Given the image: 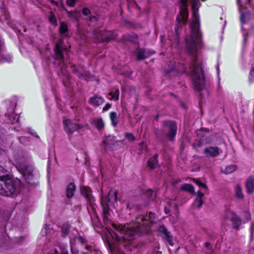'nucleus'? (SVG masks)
<instances>
[{
    "label": "nucleus",
    "instance_id": "obj_1",
    "mask_svg": "<svg viewBox=\"0 0 254 254\" xmlns=\"http://www.w3.org/2000/svg\"><path fill=\"white\" fill-rule=\"evenodd\" d=\"M190 38L186 39L187 50L191 58L189 68L193 79H205L201 63L197 57V49L200 46L201 35L199 24L196 19L190 24Z\"/></svg>",
    "mask_w": 254,
    "mask_h": 254
},
{
    "label": "nucleus",
    "instance_id": "obj_2",
    "mask_svg": "<svg viewBox=\"0 0 254 254\" xmlns=\"http://www.w3.org/2000/svg\"><path fill=\"white\" fill-rule=\"evenodd\" d=\"M148 220L144 216H139L136 217V224L135 225L128 224L121 226L116 228L117 233L116 234V239L118 241H129L132 239V237L138 232H141L142 226L150 225L154 223L155 214L150 212Z\"/></svg>",
    "mask_w": 254,
    "mask_h": 254
},
{
    "label": "nucleus",
    "instance_id": "obj_3",
    "mask_svg": "<svg viewBox=\"0 0 254 254\" xmlns=\"http://www.w3.org/2000/svg\"><path fill=\"white\" fill-rule=\"evenodd\" d=\"M20 191V183L14 181L7 176L0 180V194L5 196H12Z\"/></svg>",
    "mask_w": 254,
    "mask_h": 254
},
{
    "label": "nucleus",
    "instance_id": "obj_4",
    "mask_svg": "<svg viewBox=\"0 0 254 254\" xmlns=\"http://www.w3.org/2000/svg\"><path fill=\"white\" fill-rule=\"evenodd\" d=\"M17 167L28 183L31 185L37 184L39 175L32 166H22L18 163Z\"/></svg>",
    "mask_w": 254,
    "mask_h": 254
},
{
    "label": "nucleus",
    "instance_id": "obj_5",
    "mask_svg": "<svg viewBox=\"0 0 254 254\" xmlns=\"http://www.w3.org/2000/svg\"><path fill=\"white\" fill-rule=\"evenodd\" d=\"M198 0H193V3L192 4V8H194L195 5L196 4ZM188 0H181L180 1V14L178 15L176 19V24L175 27V31L176 34L178 33V31L179 28V25L181 22L186 23L188 19V10L187 8Z\"/></svg>",
    "mask_w": 254,
    "mask_h": 254
},
{
    "label": "nucleus",
    "instance_id": "obj_6",
    "mask_svg": "<svg viewBox=\"0 0 254 254\" xmlns=\"http://www.w3.org/2000/svg\"><path fill=\"white\" fill-rule=\"evenodd\" d=\"M239 12L241 13L240 20L242 23H245L250 18V13L249 11L244 12L243 9L247 8V5L251 6L250 0H237Z\"/></svg>",
    "mask_w": 254,
    "mask_h": 254
},
{
    "label": "nucleus",
    "instance_id": "obj_7",
    "mask_svg": "<svg viewBox=\"0 0 254 254\" xmlns=\"http://www.w3.org/2000/svg\"><path fill=\"white\" fill-rule=\"evenodd\" d=\"M64 129L68 134H72L74 131L81 129L83 127L89 129V126L87 124L83 126L78 124H74L68 120L64 121Z\"/></svg>",
    "mask_w": 254,
    "mask_h": 254
},
{
    "label": "nucleus",
    "instance_id": "obj_8",
    "mask_svg": "<svg viewBox=\"0 0 254 254\" xmlns=\"http://www.w3.org/2000/svg\"><path fill=\"white\" fill-rule=\"evenodd\" d=\"M224 219L225 220H230L232 222L233 228L239 229L242 221L235 212L232 211H227L224 216Z\"/></svg>",
    "mask_w": 254,
    "mask_h": 254
},
{
    "label": "nucleus",
    "instance_id": "obj_9",
    "mask_svg": "<svg viewBox=\"0 0 254 254\" xmlns=\"http://www.w3.org/2000/svg\"><path fill=\"white\" fill-rule=\"evenodd\" d=\"M95 36L98 42H109L116 38V36L111 32H103L99 30L95 31Z\"/></svg>",
    "mask_w": 254,
    "mask_h": 254
},
{
    "label": "nucleus",
    "instance_id": "obj_10",
    "mask_svg": "<svg viewBox=\"0 0 254 254\" xmlns=\"http://www.w3.org/2000/svg\"><path fill=\"white\" fill-rule=\"evenodd\" d=\"M162 126L165 130L168 129L169 132L168 136L170 140H173L176 134L177 126L173 121H166L162 123Z\"/></svg>",
    "mask_w": 254,
    "mask_h": 254
},
{
    "label": "nucleus",
    "instance_id": "obj_11",
    "mask_svg": "<svg viewBox=\"0 0 254 254\" xmlns=\"http://www.w3.org/2000/svg\"><path fill=\"white\" fill-rule=\"evenodd\" d=\"M63 44V40H59L56 43L54 49L55 54L53 56L55 60L62 61L64 60V57L63 52L66 50V49L64 48Z\"/></svg>",
    "mask_w": 254,
    "mask_h": 254
},
{
    "label": "nucleus",
    "instance_id": "obj_12",
    "mask_svg": "<svg viewBox=\"0 0 254 254\" xmlns=\"http://www.w3.org/2000/svg\"><path fill=\"white\" fill-rule=\"evenodd\" d=\"M221 150L217 146H208L206 147L203 151L205 155L209 158H214L218 156Z\"/></svg>",
    "mask_w": 254,
    "mask_h": 254
},
{
    "label": "nucleus",
    "instance_id": "obj_13",
    "mask_svg": "<svg viewBox=\"0 0 254 254\" xmlns=\"http://www.w3.org/2000/svg\"><path fill=\"white\" fill-rule=\"evenodd\" d=\"M153 53L154 52L148 49H137L136 50V59L138 61L144 60L153 55Z\"/></svg>",
    "mask_w": 254,
    "mask_h": 254
},
{
    "label": "nucleus",
    "instance_id": "obj_14",
    "mask_svg": "<svg viewBox=\"0 0 254 254\" xmlns=\"http://www.w3.org/2000/svg\"><path fill=\"white\" fill-rule=\"evenodd\" d=\"M116 192L110 190L109 192L108 196L104 198H102L103 202H104L107 205V207L109 206L114 202L116 201Z\"/></svg>",
    "mask_w": 254,
    "mask_h": 254
},
{
    "label": "nucleus",
    "instance_id": "obj_15",
    "mask_svg": "<svg viewBox=\"0 0 254 254\" xmlns=\"http://www.w3.org/2000/svg\"><path fill=\"white\" fill-rule=\"evenodd\" d=\"M158 231L163 235V237L168 242L170 245L173 246V238L170 234V232L168 231L167 229L164 226H160L158 229Z\"/></svg>",
    "mask_w": 254,
    "mask_h": 254
},
{
    "label": "nucleus",
    "instance_id": "obj_16",
    "mask_svg": "<svg viewBox=\"0 0 254 254\" xmlns=\"http://www.w3.org/2000/svg\"><path fill=\"white\" fill-rule=\"evenodd\" d=\"M247 192L252 193L254 191V176H250L245 183Z\"/></svg>",
    "mask_w": 254,
    "mask_h": 254
},
{
    "label": "nucleus",
    "instance_id": "obj_17",
    "mask_svg": "<svg viewBox=\"0 0 254 254\" xmlns=\"http://www.w3.org/2000/svg\"><path fill=\"white\" fill-rule=\"evenodd\" d=\"M104 101V99L102 97L94 95L89 98L88 103L92 106H98L102 104Z\"/></svg>",
    "mask_w": 254,
    "mask_h": 254
},
{
    "label": "nucleus",
    "instance_id": "obj_18",
    "mask_svg": "<svg viewBox=\"0 0 254 254\" xmlns=\"http://www.w3.org/2000/svg\"><path fill=\"white\" fill-rule=\"evenodd\" d=\"M81 193L89 201L90 204L92 205L94 202V197L91 194V191L90 189L87 187H84L81 190Z\"/></svg>",
    "mask_w": 254,
    "mask_h": 254
},
{
    "label": "nucleus",
    "instance_id": "obj_19",
    "mask_svg": "<svg viewBox=\"0 0 254 254\" xmlns=\"http://www.w3.org/2000/svg\"><path fill=\"white\" fill-rule=\"evenodd\" d=\"M76 190V186L74 183H71L67 186L66 190V196L67 198L72 197Z\"/></svg>",
    "mask_w": 254,
    "mask_h": 254
},
{
    "label": "nucleus",
    "instance_id": "obj_20",
    "mask_svg": "<svg viewBox=\"0 0 254 254\" xmlns=\"http://www.w3.org/2000/svg\"><path fill=\"white\" fill-rule=\"evenodd\" d=\"M116 142L114 137L112 136H108L102 141L101 143V146L110 147L115 144Z\"/></svg>",
    "mask_w": 254,
    "mask_h": 254
},
{
    "label": "nucleus",
    "instance_id": "obj_21",
    "mask_svg": "<svg viewBox=\"0 0 254 254\" xmlns=\"http://www.w3.org/2000/svg\"><path fill=\"white\" fill-rule=\"evenodd\" d=\"M91 123L98 130H101L104 127V123L103 120L101 118L92 120Z\"/></svg>",
    "mask_w": 254,
    "mask_h": 254
},
{
    "label": "nucleus",
    "instance_id": "obj_22",
    "mask_svg": "<svg viewBox=\"0 0 254 254\" xmlns=\"http://www.w3.org/2000/svg\"><path fill=\"white\" fill-rule=\"evenodd\" d=\"M234 192L235 196L239 199H243L244 198V195L243 193V190L241 186L240 185H237L234 188Z\"/></svg>",
    "mask_w": 254,
    "mask_h": 254
},
{
    "label": "nucleus",
    "instance_id": "obj_23",
    "mask_svg": "<svg viewBox=\"0 0 254 254\" xmlns=\"http://www.w3.org/2000/svg\"><path fill=\"white\" fill-rule=\"evenodd\" d=\"M192 86L195 90L200 91L205 87L204 80H193Z\"/></svg>",
    "mask_w": 254,
    "mask_h": 254
},
{
    "label": "nucleus",
    "instance_id": "obj_24",
    "mask_svg": "<svg viewBox=\"0 0 254 254\" xmlns=\"http://www.w3.org/2000/svg\"><path fill=\"white\" fill-rule=\"evenodd\" d=\"M158 155L155 154L148 161V166L150 169H153L158 166Z\"/></svg>",
    "mask_w": 254,
    "mask_h": 254
},
{
    "label": "nucleus",
    "instance_id": "obj_25",
    "mask_svg": "<svg viewBox=\"0 0 254 254\" xmlns=\"http://www.w3.org/2000/svg\"><path fill=\"white\" fill-rule=\"evenodd\" d=\"M181 190L190 192L191 194H194V188L193 186L190 184H185L181 188Z\"/></svg>",
    "mask_w": 254,
    "mask_h": 254
},
{
    "label": "nucleus",
    "instance_id": "obj_26",
    "mask_svg": "<svg viewBox=\"0 0 254 254\" xmlns=\"http://www.w3.org/2000/svg\"><path fill=\"white\" fill-rule=\"evenodd\" d=\"M120 92L119 89H116V91L110 92L108 95V98L110 100L118 101L119 98Z\"/></svg>",
    "mask_w": 254,
    "mask_h": 254
},
{
    "label": "nucleus",
    "instance_id": "obj_27",
    "mask_svg": "<svg viewBox=\"0 0 254 254\" xmlns=\"http://www.w3.org/2000/svg\"><path fill=\"white\" fill-rule=\"evenodd\" d=\"M203 195L204 193L201 192L200 191L198 190L197 192V196L195 198V202H198V204L197 207L198 208H200L203 204V201L202 198L203 196Z\"/></svg>",
    "mask_w": 254,
    "mask_h": 254
},
{
    "label": "nucleus",
    "instance_id": "obj_28",
    "mask_svg": "<svg viewBox=\"0 0 254 254\" xmlns=\"http://www.w3.org/2000/svg\"><path fill=\"white\" fill-rule=\"evenodd\" d=\"M70 226L68 224H64L62 227V235L63 237H65L68 235Z\"/></svg>",
    "mask_w": 254,
    "mask_h": 254
},
{
    "label": "nucleus",
    "instance_id": "obj_29",
    "mask_svg": "<svg viewBox=\"0 0 254 254\" xmlns=\"http://www.w3.org/2000/svg\"><path fill=\"white\" fill-rule=\"evenodd\" d=\"M110 118L112 121V125L116 127L118 123V118L116 112H112L110 114Z\"/></svg>",
    "mask_w": 254,
    "mask_h": 254
},
{
    "label": "nucleus",
    "instance_id": "obj_30",
    "mask_svg": "<svg viewBox=\"0 0 254 254\" xmlns=\"http://www.w3.org/2000/svg\"><path fill=\"white\" fill-rule=\"evenodd\" d=\"M236 170V167L235 165H229L226 166L224 169L222 170V172L225 174H229L235 171Z\"/></svg>",
    "mask_w": 254,
    "mask_h": 254
},
{
    "label": "nucleus",
    "instance_id": "obj_31",
    "mask_svg": "<svg viewBox=\"0 0 254 254\" xmlns=\"http://www.w3.org/2000/svg\"><path fill=\"white\" fill-rule=\"evenodd\" d=\"M66 12L68 14L69 16L75 19L76 20H78L80 16V12L76 11H67L66 10Z\"/></svg>",
    "mask_w": 254,
    "mask_h": 254
},
{
    "label": "nucleus",
    "instance_id": "obj_32",
    "mask_svg": "<svg viewBox=\"0 0 254 254\" xmlns=\"http://www.w3.org/2000/svg\"><path fill=\"white\" fill-rule=\"evenodd\" d=\"M59 30L62 34H65L68 30L67 24L64 22H61Z\"/></svg>",
    "mask_w": 254,
    "mask_h": 254
},
{
    "label": "nucleus",
    "instance_id": "obj_33",
    "mask_svg": "<svg viewBox=\"0 0 254 254\" xmlns=\"http://www.w3.org/2000/svg\"><path fill=\"white\" fill-rule=\"evenodd\" d=\"M125 38L128 41L135 42L137 39V36L135 34H131L130 35H127L125 36Z\"/></svg>",
    "mask_w": 254,
    "mask_h": 254
},
{
    "label": "nucleus",
    "instance_id": "obj_34",
    "mask_svg": "<svg viewBox=\"0 0 254 254\" xmlns=\"http://www.w3.org/2000/svg\"><path fill=\"white\" fill-rule=\"evenodd\" d=\"M243 221L244 223H246L249 221L251 219V214L249 211H244L242 215Z\"/></svg>",
    "mask_w": 254,
    "mask_h": 254
},
{
    "label": "nucleus",
    "instance_id": "obj_35",
    "mask_svg": "<svg viewBox=\"0 0 254 254\" xmlns=\"http://www.w3.org/2000/svg\"><path fill=\"white\" fill-rule=\"evenodd\" d=\"M6 170L1 166H0V180L4 179L5 177L7 176Z\"/></svg>",
    "mask_w": 254,
    "mask_h": 254
},
{
    "label": "nucleus",
    "instance_id": "obj_36",
    "mask_svg": "<svg viewBox=\"0 0 254 254\" xmlns=\"http://www.w3.org/2000/svg\"><path fill=\"white\" fill-rule=\"evenodd\" d=\"M125 137L130 141H133L135 140V138L134 136L133 133L130 132L125 133Z\"/></svg>",
    "mask_w": 254,
    "mask_h": 254
},
{
    "label": "nucleus",
    "instance_id": "obj_37",
    "mask_svg": "<svg viewBox=\"0 0 254 254\" xmlns=\"http://www.w3.org/2000/svg\"><path fill=\"white\" fill-rule=\"evenodd\" d=\"M49 21L53 25H57L56 18L55 15L52 13H51V15L49 17Z\"/></svg>",
    "mask_w": 254,
    "mask_h": 254
},
{
    "label": "nucleus",
    "instance_id": "obj_38",
    "mask_svg": "<svg viewBox=\"0 0 254 254\" xmlns=\"http://www.w3.org/2000/svg\"><path fill=\"white\" fill-rule=\"evenodd\" d=\"M194 182L196 183V184H197L200 188H203V189H207V186L206 185H205L204 184L198 181H197V180H194Z\"/></svg>",
    "mask_w": 254,
    "mask_h": 254
},
{
    "label": "nucleus",
    "instance_id": "obj_39",
    "mask_svg": "<svg viewBox=\"0 0 254 254\" xmlns=\"http://www.w3.org/2000/svg\"><path fill=\"white\" fill-rule=\"evenodd\" d=\"M147 194L148 195H150V199H151V200H153L155 198V196H156L155 193H154V192L153 191H152L151 190H149L147 192Z\"/></svg>",
    "mask_w": 254,
    "mask_h": 254
},
{
    "label": "nucleus",
    "instance_id": "obj_40",
    "mask_svg": "<svg viewBox=\"0 0 254 254\" xmlns=\"http://www.w3.org/2000/svg\"><path fill=\"white\" fill-rule=\"evenodd\" d=\"M82 13L84 15H89L91 13V11L88 8H84L82 9Z\"/></svg>",
    "mask_w": 254,
    "mask_h": 254
},
{
    "label": "nucleus",
    "instance_id": "obj_41",
    "mask_svg": "<svg viewBox=\"0 0 254 254\" xmlns=\"http://www.w3.org/2000/svg\"><path fill=\"white\" fill-rule=\"evenodd\" d=\"M88 18L90 21H97L98 20V18L95 15H91Z\"/></svg>",
    "mask_w": 254,
    "mask_h": 254
},
{
    "label": "nucleus",
    "instance_id": "obj_42",
    "mask_svg": "<svg viewBox=\"0 0 254 254\" xmlns=\"http://www.w3.org/2000/svg\"><path fill=\"white\" fill-rule=\"evenodd\" d=\"M84 76L86 78H93V76H92V75H91L89 72L88 71H85L84 72Z\"/></svg>",
    "mask_w": 254,
    "mask_h": 254
},
{
    "label": "nucleus",
    "instance_id": "obj_43",
    "mask_svg": "<svg viewBox=\"0 0 254 254\" xmlns=\"http://www.w3.org/2000/svg\"><path fill=\"white\" fill-rule=\"evenodd\" d=\"M111 107V105L108 103V104H106V105L103 107V111H106L108 110Z\"/></svg>",
    "mask_w": 254,
    "mask_h": 254
},
{
    "label": "nucleus",
    "instance_id": "obj_44",
    "mask_svg": "<svg viewBox=\"0 0 254 254\" xmlns=\"http://www.w3.org/2000/svg\"><path fill=\"white\" fill-rule=\"evenodd\" d=\"M27 140V138L23 136H21L19 138V140L21 143H25V141Z\"/></svg>",
    "mask_w": 254,
    "mask_h": 254
},
{
    "label": "nucleus",
    "instance_id": "obj_45",
    "mask_svg": "<svg viewBox=\"0 0 254 254\" xmlns=\"http://www.w3.org/2000/svg\"><path fill=\"white\" fill-rule=\"evenodd\" d=\"M250 75H251L252 77L254 78V66L253 67L252 70H251Z\"/></svg>",
    "mask_w": 254,
    "mask_h": 254
},
{
    "label": "nucleus",
    "instance_id": "obj_46",
    "mask_svg": "<svg viewBox=\"0 0 254 254\" xmlns=\"http://www.w3.org/2000/svg\"><path fill=\"white\" fill-rule=\"evenodd\" d=\"M30 132V133L32 135L38 137V136L37 135V133H36V131H35L34 130H31V131Z\"/></svg>",
    "mask_w": 254,
    "mask_h": 254
},
{
    "label": "nucleus",
    "instance_id": "obj_47",
    "mask_svg": "<svg viewBox=\"0 0 254 254\" xmlns=\"http://www.w3.org/2000/svg\"><path fill=\"white\" fill-rule=\"evenodd\" d=\"M60 6H61V8H62L63 9H64V10H65L66 11L67 10L65 9L64 5L63 2H62L60 3Z\"/></svg>",
    "mask_w": 254,
    "mask_h": 254
},
{
    "label": "nucleus",
    "instance_id": "obj_48",
    "mask_svg": "<svg viewBox=\"0 0 254 254\" xmlns=\"http://www.w3.org/2000/svg\"><path fill=\"white\" fill-rule=\"evenodd\" d=\"M51 2L52 3H53V4H57V3L55 2V0H51Z\"/></svg>",
    "mask_w": 254,
    "mask_h": 254
},
{
    "label": "nucleus",
    "instance_id": "obj_49",
    "mask_svg": "<svg viewBox=\"0 0 254 254\" xmlns=\"http://www.w3.org/2000/svg\"><path fill=\"white\" fill-rule=\"evenodd\" d=\"M18 118H17V119L15 120V121H12V124L14 123L15 122H18Z\"/></svg>",
    "mask_w": 254,
    "mask_h": 254
},
{
    "label": "nucleus",
    "instance_id": "obj_50",
    "mask_svg": "<svg viewBox=\"0 0 254 254\" xmlns=\"http://www.w3.org/2000/svg\"><path fill=\"white\" fill-rule=\"evenodd\" d=\"M68 254L66 252H63L62 254Z\"/></svg>",
    "mask_w": 254,
    "mask_h": 254
},
{
    "label": "nucleus",
    "instance_id": "obj_51",
    "mask_svg": "<svg viewBox=\"0 0 254 254\" xmlns=\"http://www.w3.org/2000/svg\"><path fill=\"white\" fill-rule=\"evenodd\" d=\"M173 69H172L170 71H169L168 72H173Z\"/></svg>",
    "mask_w": 254,
    "mask_h": 254
},
{
    "label": "nucleus",
    "instance_id": "obj_52",
    "mask_svg": "<svg viewBox=\"0 0 254 254\" xmlns=\"http://www.w3.org/2000/svg\"><path fill=\"white\" fill-rule=\"evenodd\" d=\"M81 254H86V253H84V252H82V253H81Z\"/></svg>",
    "mask_w": 254,
    "mask_h": 254
}]
</instances>
